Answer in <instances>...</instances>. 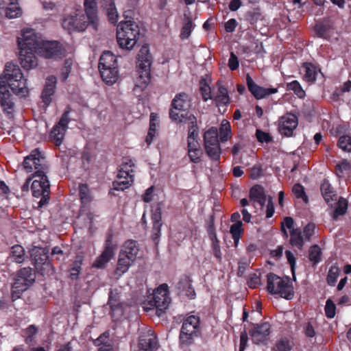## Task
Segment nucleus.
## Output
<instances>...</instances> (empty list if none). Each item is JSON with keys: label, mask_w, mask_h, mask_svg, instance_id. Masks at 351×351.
I'll list each match as a JSON object with an SVG mask.
<instances>
[{"label": "nucleus", "mask_w": 351, "mask_h": 351, "mask_svg": "<svg viewBox=\"0 0 351 351\" xmlns=\"http://www.w3.org/2000/svg\"><path fill=\"white\" fill-rule=\"evenodd\" d=\"M108 304L112 317L114 320L119 319L123 314V303L121 301V293L117 289L110 290Z\"/></svg>", "instance_id": "nucleus-18"}, {"label": "nucleus", "mask_w": 351, "mask_h": 351, "mask_svg": "<svg viewBox=\"0 0 351 351\" xmlns=\"http://www.w3.org/2000/svg\"><path fill=\"white\" fill-rule=\"evenodd\" d=\"M116 245L112 243V234H107L105 241V247L101 254L95 261L93 266L96 268H104L106 264L109 262L114 256Z\"/></svg>", "instance_id": "nucleus-17"}, {"label": "nucleus", "mask_w": 351, "mask_h": 351, "mask_svg": "<svg viewBox=\"0 0 351 351\" xmlns=\"http://www.w3.org/2000/svg\"><path fill=\"white\" fill-rule=\"evenodd\" d=\"M230 233L234 239V245L237 247L241 234V221H237L230 226Z\"/></svg>", "instance_id": "nucleus-55"}, {"label": "nucleus", "mask_w": 351, "mask_h": 351, "mask_svg": "<svg viewBox=\"0 0 351 351\" xmlns=\"http://www.w3.org/2000/svg\"><path fill=\"white\" fill-rule=\"evenodd\" d=\"M63 53L62 45L58 42L43 40L37 53L46 58H56L61 57Z\"/></svg>", "instance_id": "nucleus-20"}, {"label": "nucleus", "mask_w": 351, "mask_h": 351, "mask_svg": "<svg viewBox=\"0 0 351 351\" xmlns=\"http://www.w3.org/2000/svg\"><path fill=\"white\" fill-rule=\"evenodd\" d=\"M0 106L8 119L14 118L16 108L14 97L2 79H0Z\"/></svg>", "instance_id": "nucleus-14"}, {"label": "nucleus", "mask_w": 351, "mask_h": 351, "mask_svg": "<svg viewBox=\"0 0 351 351\" xmlns=\"http://www.w3.org/2000/svg\"><path fill=\"white\" fill-rule=\"evenodd\" d=\"M103 6L107 11L109 21L112 23H116L118 19V14L114 0H103Z\"/></svg>", "instance_id": "nucleus-38"}, {"label": "nucleus", "mask_w": 351, "mask_h": 351, "mask_svg": "<svg viewBox=\"0 0 351 351\" xmlns=\"http://www.w3.org/2000/svg\"><path fill=\"white\" fill-rule=\"evenodd\" d=\"M193 29V21L189 16L184 14V25L181 30L180 38L182 39L188 38Z\"/></svg>", "instance_id": "nucleus-50"}, {"label": "nucleus", "mask_w": 351, "mask_h": 351, "mask_svg": "<svg viewBox=\"0 0 351 351\" xmlns=\"http://www.w3.org/2000/svg\"><path fill=\"white\" fill-rule=\"evenodd\" d=\"M12 89L16 95L25 97L29 94V88L27 86V80L17 64L8 62L5 66L4 75L0 77Z\"/></svg>", "instance_id": "nucleus-1"}, {"label": "nucleus", "mask_w": 351, "mask_h": 351, "mask_svg": "<svg viewBox=\"0 0 351 351\" xmlns=\"http://www.w3.org/2000/svg\"><path fill=\"white\" fill-rule=\"evenodd\" d=\"M336 305L331 299H328L324 308L325 315L327 318L332 319L336 315Z\"/></svg>", "instance_id": "nucleus-61"}, {"label": "nucleus", "mask_w": 351, "mask_h": 351, "mask_svg": "<svg viewBox=\"0 0 351 351\" xmlns=\"http://www.w3.org/2000/svg\"><path fill=\"white\" fill-rule=\"evenodd\" d=\"M84 258L81 255H77L72 266L69 270V278L71 280H77L82 270V265Z\"/></svg>", "instance_id": "nucleus-42"}, {"label": "nucleus", "mask_w": 351, "mask_h": 351, "mask_svg": "<svg viewBox=\"0 0 351 351\" xmlns=\"http://www.w3.org/2000/svg\"><path fill=\"white\" fill-rule=\"evenodd\" d=\"M341 270L336 265H332L327 274L326 282L330 287H334L339 276Z\"/></svg>", "instance_id": "nucleus-46"}, {"label": "nucleus", "mask_w": 351, "mask_h": 351, "mask_svg": "<svg viewBox=\"0 0 351 351\" xmlns=\"http://www.w3.org/2000/svg\"><path fill=\"white\" fill-rule=\"evenodd\" d=\"M123 179V180H121V179H118V180L113 182V188L114 190L123 191L126 189H128L134 182V179L132 178Z\"/></svg>", "instance_id": "nucleus-58"}, {"label": "nucleus", "mask_w": 351, "mask_h": 351, "mask_svg": "<svg viewBox=\"0 0 351 351\" xmlns=\"http://www.w3.org/2000/svg\"><path fill=\"white\" fill-rule=\"evenodd\" d=\"M23 167L27 173L34 172L32 175L47 173L48 171L45 158L38 149L32 150L30 154L25 158Z\"/></svg>", "instance_id": "nucleus-9"}, {"label": "nucleus", "mask_w": 351, "mask_h": 351, "mask_svg": "<svg viewBox=\"0 0 351 351\" xmlns=\"http://www.w3.org/2000/svg\"><path fill=\"white\" fill-rule=\"evenodd\" d=\"M304 241L301 229L295 228L290 230L289 243L291 246L296 247L302 250L304 245Z\"/></svg>", "instance_id": "nucleus-35"}, {"label": "nucleus", "mask_w": 351, "mask_h": 351, "mask_svg": "<svg viewBox=\"0 0 351 351\" xmlns=\"http://www.w3.org/2000/svg\"><path fill=\"white\" fill-rule=\"evenodd\" d=\"M133 263L134 261L130 260V258L122 257V255L119 254L117 267L114 270V274L117 277L121 276L128 271L130 267Z\"/></svg>", "instance_id": "nucleus-36"}, {"label": "nucleus", "mask_w": 351, "mask_h": 351, "mask_svg": "<svg viewBox=\"0 0 351 351\" xmlns=\"http://www.w3.org/2000/svg\"><path fill=\"white\" fill-rule=\"evenodd\" d=\"M287 90H292L299 98L302 99L306 96V93L303 90L300 82L297 80H293L287 84Z\"/></svg>", "instance_id": "nucleus-49"}, {"label": "nucleus", "mask_w": 351, "mask_h": 351, "mask_svg": "<svg viewBox=\"0 0 351 351\" xmlns=\"http://www.w3.org/2000/svg\"><path fill=\"white\" fill-rule=\"evenodd\" d=\"M69 113L70 110L69 108L65 110L60 121L53 126L51 132L50 138L56 146L60 145L64 139L65 132L68 128V124L70 121Z\"/></svg>", "instance_id": "nucleus-16"}, {"label": "nucleus", "mask_w": 351, "mask_h": 351, "mask_svg": "<svg viewBox=\"0 0 351 351\" xmlns=\"http://www.w3.org/2000/svg\"><path fill=\"white\" fill-rule=\"evenodd\" d=\"M170 303L168 296V286L161 285L154 293L152 298L143 303V308L145 311L155 310L156 314L160 317Z\"/></svg>", "instance_id": "nucleus-5"}, {"label": "nucleus", "mask_w": 351, "mask_h": 351, "mask_svg": "<svg viewBox=\"0 0 351 351\" xmlns=\"http://www.w3.org/2000/svg\"><path fill=\"white\" fill-rule=\"evenodd\" d=\"M267 290L271 295H279L287 300H290L294 297L293 283L289 276L281 278L274 273H268L267 274Z\"/></svg>", "instance_id": "nucleus-3"}, {"label": "nucleus", "mask_w": 351, "mask_h": 351, "mask_svg": "<svg viewBox=\"0 0 351 351\" xmlns=\"http://www.w3.org/2000/svg\"><path fill=\"white\" fill-rule=\"evenodd\" d=\"M84 5L86 13L88 14L91 21L95 23L97 21L96 0H84Z\"/></svg>", "instance_id": "nucleus-39"}, {"label": "nucleus", "mask_w": 351, "mask_h": 351, "mask_svg": "<svg viewBox=\"0 0 351 351\" xmlns=\"http://www.w3.org/2000/svg\"><path fill=\"white\" fill-rule=\"evenodd\" d=\"M261 12L259 8H254L250 10L245 14V20L248 21L251 25H254L257 23L258 21L261 19Z\"/></svg>", "instance_id": "nucleus-57"}, {"label": "nucleus", "mask_w": 351, "mask_h": 351, "mask_svg": "<svg viewBox=\"0 0 351 351\" xmlns=\"http://www.w3.org/2000/svg\"><path fill=\"white\" fill-rule=\"evenodd\" d=\"M208 232H209L210 239L213 243V254H214L215 256L218 260L220 261L221 258V252L220 247H219V241L217 238V235L215 232V230L212 227H210L209 230H208Z\"/></svg>", "instance_id": "nucleus-45"}, {"label": "nucleus", "mask_w": 351, "mask_h": 351, "mask_svg": "<svg viewBox=\"0 0 351 351\" xmlns=\"http://www.w3.org/2000/svg\"><path fill=\"white\" fill-rule=\"evenodd\" d=\"M314 29L318 37L326 39L330 36L332 25L329 21H323L317 23Z\"/></svg>", "instance_id": "nucleus-37"}, {"label": "nucleus", "mask_w": 351, "mask_h": 351, "mask_svg": "<svg viewBox=\"0 0 351 351\" xmlns=\"http://www.w3.org/2000/svg\"><path fill=\"white\" fill-rule=\"evenodd\" d=\"M351 171V163L346 159L339 162L335 166V173L339 178H343L345 174Z\"/></svg>", "instance_id": "nucleus-47"}, {"label": "nucleus", "mask_w": 351, "mask_h": 351, "mask_svg": "<svg viewBox=\"0 0 351 351\" xmlns=\"http://www.w3.org/2000/svg\"><path fill=\"white\" fill-rule=\"evenodd\" d=\"M304 69V80L308 82H314L316 80V67L311 62H304L302 65Z\"/></svg>", "instance_id": "nucleus-41"}, {"label": "nucleus", "mask_w": 351, "mask_h": 351, "mask_svg": "<svg viewBox=\"0 0 351 351\" xmlns=\"http://www.w3.org/2000/svg\"><path fill=\"white\" fill-rule=\"evenodd\" d=\"M35 278L34 270L28 267L22 268L18 271L15 280L29 287L34 282Z\"/></svg>", "instance_id": "nucleus-28"}, {"label": "nucleus", "mask_w": 351, "mask_h": 351, "mask_svg": "<svg viewBox=\"0 0 351 351\" xmlns=\"http://www.w3.org/2000/svg\"><path fill=\"white\" fill-rule=\"evenodd\" d=\"M298 125V118L293 114H287L279 120L278 130L281 134L291 136Z\"/></svg>", "instance_id": "nucleus-21"}, {"label": "nucleus", "mask_w": 351, "mask_h": 351, "mask_svg": "<svg viewBox=\"0 0 351 351\" xmlns=\"http://www.w3.org/2000/svg\"><path fill=\"white\" fill-rule=\"evenodd\" d=\"M134 163L131 159L128 158H123V162L120 165V169L119 171V173L117 175V178L119 180L122 178L134 179Z\"/></svg>", "instance_id": "nucleus-27"}, {"label": "nucleus", "mask_w": 351, "mask_h": 351, "mask_svg": "<svg viewBox=\"0 0 351 351\" xmlns=\"http://www.w3.org/2000/svg\"><path fill=\"white\" fill-rule=\"evenodd\" d=\"M199 335V319L195 315L186 318L182 324L180 334V343L189 346L193 343L195 337Z\"/></svg>", "instance_id": "nucleus-11"}, {"label": "nucleus", "mask_w": 351, "mask_h": 351, "mask_svg": "<svg viewBox=\"0 0 351 351\" xmlns=\"http://www.w3.org/2000/svg\"><path fill=\"white\" fill-rule=\"evenodd\" d=\"M79 195L80 200L83 204H88L92 200L90 190L88 185L86 184H80Z\"/></svg>", "instance_id": "nucleus-52"}, {"label": "nucleus", "mask_w": 351, "mask_h": 351, "mask_svg": "<svg viewBox=\"0 0 351 351\" xmlns=\"http://www.w3.org/2000/svg\"><path fill=\"white\" fill-rule=\"evenodd\" d=\"M10 258L12 261L21 263L25 260V250L21 245H15L11 248Z\"/></svg>", "instance_id": "nucleus-43"}, {"label": "nucleus", "mask_w": 351, "mask_h": 351, "mask_svg": "<svg viewBox=\"0 0 351 351\" xmlns=\"http://www.w3.org/2000/svg\"><path fill=\"white\" fill-rule=\"evenodd\" d=\"M158 348V341L152 330H148L141 335L138 343L139 351H156Z\"/></svg>", "instance_id": "nucleus-22"}, {"label": "nucleus", "mask_w": 351, "mask_h": 351, "mask_svg": "<svg viewBox=\"0 0 351 351\" xmlns=\"http://www.w3.org/2000/svg\"><path fill=\"white\" fill-rule=\"evenodd\" d=\"M1 8L4 10L8 19L18 18L22 16L23 11L19 5L18 0H1Z\"/></svg>", "instance_id": "nucleus-25"}, {"label": "nucleus", "mask_w": 351, "mask_h": 351, "mask_svg": "<svg viewBox=\"0 0 351 351\" xmlns=\"http://www.w3.org/2000/svg\"><path fill=\"white\" fill-rule=\"evenodd\" d=\"M292 192L298 199H302L304 202H308V196L306 195L304 186L299 184H295L292 188Z\"/></svg>", "instance_id": "nucleus-60"}, {"label": "nucleus", "mask_w": 351, "mask_h": 351, "mask_svg": "<svg viewBox=\"0 0 351 351\" xmlns=\"http://www.w3.org/2000/svg\"><path fill=\"white\" fill-rule=\"evenodd\" d=\"M118 67L117 58L110 51H104L100 57L99 69Z\"/></svg>", "instance_id": "nucleus-34"}, {"label": "nucleus", "mask_w": 351, "mask_h": 351, "mask_svg": "<svg viewBox=\"0 0 351 351\" xmlns=\"http://www.w3.org/2000/svg\"><path fill=\"white\" fill-rule=\"evenodd\" d=\"M101 77L107 84H113L119 79L118 67L99 69Z\"/></svg>", "instance_id": "nucleus-33"}, {"label": "nucleus", "mask_w": 351, "mask_h": 351, "mask_svg": "<svg viewBox=\"0 0 351 351\" xmlns=\"http://www.w3.org/2000/svg\"><path fill=\"white\" fill-rule=\"evenodd\" d=\"M150 80L149 72H140L139 76L136 80V84L134 87L135 93L142 91L146 88Z\"/></svg>", "instance_id": "nucleus-40"}, {"label": "nucleus", "mask_w": 351, "mask_h": 351, "mask_svg": "<svg viewBox=\"0 0 351 351\" xmlns=\"http://www.w3.org/2000/svg\"><path fill=\"white\" fill-rule=\"evenodd\" d=\"M46 174L32 175V179H34L31 186L32 195L36 197H41L38 202L40 207L47 204L49 199L50 185Z\"/></svg>", "instance_id": "nucleus-12"}, {"label": "nucleus", "mask_w": 351, "mask_h": 351, "mask_svg": "<svg viewBox=\"0 0 351 351\" xmlns=\"http://www.w3.org/2000/svg\"><path fill=\"white\" fill-rule=\"evenodd\" d=\"M337 145L342 150L351 152V136L348 135L340 136L338 140Z\"/></svg>", "instance_id": "nucleus-59"}, {"label": "nucleus", "mask_w": 351, "mask_h": 351, "mask_svg": "<svg viewBox=\"0 0 351 351\" xmlns=\"http://www.w3.org/2000/svg\"><path fill=\"white\" fill-rule=\"evenodd\" d=\"M49 250L46 247L34 246L29 250L30 258L36 271L43 276L51 275L53 267L49 259Z\"/></svg>", "instance_id": "nucleus-7"}, {"label": "nucleus", "mask_w": 351, "mask_h": 351, "mask_svg": "<svg viewBox=\"0 0 351 351\" xmlns=\"http://www.w3.org/2000/svg\"><path fill=\"white\" fill-rule=\"evenodd\" d=\"M19 59L22 67L26 70L35 68L38 65V60L34 50L19 49Z\"/></svg>", "instance_id": "nucleus-24"}, {"label": "nucleus", "mask_w": 351, "mask_h": 351, "mask_svg": "<svg viewBox=\"0 0 351 351\" xmlns=\"http://www.w3.org/2000/svg\"><path fill=\"white\" fill-rule=\"evenodd\" d=\"M250 198L254 202L258 203L263 208L267 200V197L262 186L256 184L250 190Z\"/></svg>", "instance_id": "nucleus-30"}, {"label": "nucleus", "mask_w": 351, "mask_h": 351, "mask_svg": "<svg viewBox=\"0 0 351 351\" xmlns=\"http://www.w3.org/2000/svg\"><path fill=\"white\" fill-rule=\"evenodd\" d=\"M348 209V201L341 197L337 203V206L332 213V218L337 219L339 216L343 215Z\"/></svg>", "instance_id": "nucleus-53"}, {"label": "nucleus", "mask_w": 351, "mask_h": 351, "mask_svg": "<svg viewBox=\"0 0 351 351\" xmlns=\"http://www.w3.org/2000/svg\"><path fill=\"white\" fill-rule=\"evenodd\" d=\"M292 346L287 338H282L278 341L274 348V351H290Z\"/></svg>", "instance_id": "nucleus-62"}, {"label": "nucleus", "mask_w": 351, "mask_h": 351, "mask_svg": "<svg viewBox=\"0 0 351 351\" xmlns=\"http://www.w3.org/2000/svg\"><path fill=\"white\" fill-rule=\"evenodd\" d=\"M217 106L226 105L229 103L230 99L226 88L223 85L222 82L218 81L213 87L211 99Z\"/></svg>", "instance_id": "nucleus-23"}, {"label": "nucleus", "mask_w": 351, "mask_h": 351, "mask_svg": "<svg viewBox=\"0 0 351 351\" xmlns=\"http://www.w3.org/2000/svg\"><path fill=\"white\" fill-rule=\"evenodd\" d=\"M93 343L99 348H106L114 345V341L110 338L108 332L101 334L97 339H95Z\"/></svg>", "instance_id": "nucleus-44"}, {"label": "nucleus", "mask_w": 351, "mask_h": 351, "mask_svg": "<svg viewBox=\"0 0 351 351\" xmlns=\"http://www.w3.org/2000/svg\"><path fill=\"white\" fill-rule=\"evenodd\" d=\"M322 195L328 204L337 200V195L333 187L327 179H324L320 186Z\"/></svg>", "instance_id": "nucleus-29"}, {"label": "nucleus", "mask_w": 351, "mask_h": 351, "mask_svg": "<svg viewBox=\"0 0 351 351\" xmlns=\"http://www.w3.org/2000/svg\"><path fill=\"white\" fill-rule=\"evenodd\" d=\"M171 108L169 110L170 118L178 122H182L184 119L189 122L188 110L191 107V101L187 94L184 93L177 94L171 101Z\"/></svg>", "instance_id": "nucleus-8"}, {"label": "nucleus", "mask_w": 351, "mask_h": 351, "mask_svg": "<svg viewBox=\"0 0 351 351\" xmlns=\"http://www.w3.org/2000/svg\"><path fill=\"white\" fill-rule=\"evenodd\" d=\"M246 84L248 90L256 99L265 98L270 95L277 93L278 91V88H264L258 85L248 73L246 75Z\"/></svg>", "instance_id": "nucleus-19"}, {"label": "nucleus", "mask_w": 351, "mask_h": 351, "mask_svg": "<svg viewBox=\"0 0 351 351\" xmlns=\"http://www.w3.org/2000/svg\"><path fill=\"white\" fill-rule=\"evenodd\" d=\"M190 125L188 129L187 149L188 155L191 162L198 163L200 162L202 151L198 142L199 131L197 125V119L194 115L189 117Z\"/></svg>", "instance_id": "nucleus-6"}, {"label": "nucleus", "mask_w": 351, "mask_h": 351, "mask_svg": "<svg viewBox=\"0 0 351 351\" xmlns=\"http://www.w3.org/2000/svg\"><path fill=\"white\" fill-rule=\"evenodd\" d=\"M153 223L152 227V239L156 241L160 237V228L162 226V215L160 208H156L152 215Z\"/></svg>", "instance_id": "nucleus-32"}, {"label": "nucleus", "mask_w": 351, "mask_h": 351, "mask_svg": "<svg viewBox=\"0 0 351 351\" xmlns=\"http://www.w3.org/2000/svg\"><path fill=\"white\" fill-rule=\"evenodd\" d=\"M178 288L182 291H184V289L186 288L185 294L191 299L194 298L195 293L191 287V280L189 278V277L186 276L179 282Z\"/></svg>", "instance_id": "nucleus-51"}, {"label": "nucleus", "mask_w": 351, "mask_h": 351, "mask_svg": "<svg viewBox=\"0 0 351 351\" xmlns=\"http://www.w3.org/2000/svg\"><path fill=\"white\" fill-rule=\"evenodd\" d=\"M204 145L206 154L213 160L220 157L221 147L219 141V133L216 128H211L204 134Z\"/></svg>", "instance_id": "nucleus-13"}, {"label": "nucleus", "mask_w": 351, "mask_h": 351, "mask_svg": "<svg viewBox=\"0 0 351 351\" xmlns=\"http://www.w3.org/2000/svg\"><path fill=\"white\" fill-rule=\"evenodd\" d=\"M247 173L252 180H256L263 175V167L261 164H256L252 168L247 169Z\"/></svg>", "instance_id": "nucleus-63"}, {"label": "nucleus", "mask_w": 351, "mask_h": 351, "mask_svg": "<svg viewBox=\"0 0 351 351\" xmlns=\"http://www.w3.org/2000/svg\"><path fill=\"white\" fill-rule=\"evenodd\" d=\"M250 317L248 313L246 311L245 308H243V323H250L248 326L245 325L244 330L243 331V351L245 349V346L248 339L249 335L252 341L256 344L265 342L271 332V325L268 322H264L261 324H253L251 321L248 320Z\"/></svg>", "instance_id": "nucleus-2"}, {"label": "nucleus", "mask_w": 351, "mask_h": 351, "mask_svg": "<svg viewBox=\"0 0 351 351\" xmlns=\"http://www.w3.org/2000/svg\"><path fill=\"white\" fill-rule=\"evenodd\" d=\"M93 23L86 12L82 10H76L73 14L66 16L62 21V27L69 32H82L85 30L89 24L93 26Z\"/></svg>", "instance_id": "nucleus-10"}, {"label": "nucleus", "mask_w": 351, "mask_h": 351, "mask_svg": "<svg viewBox=\"0 0 351 351\" xmlns=\"http://www.w3.org/2000/svg\"><path fill=\"white\" fill-rule=\"evenodd\" d=\"M138 252L137 243L134 241H127L125 242L119 254L122 257L130 258V260L134 261Z\"/></svg>", "instance_id": "nucleus-31"}, {"label": "nucleus", "mask_w": 351, "mask_h": 351, "mask_svg": "<svg viewBox=\"0 0 351 351\" xmlns=\"http://www.w3.org/2000/svg\"><path fill=\"white\" fill-rule=\"evenodd\" d=\"M230 125L226 120H223L219 129V138L221 142L226 141L230 137Z\"/></svg>", "instance_id": "nucleus-56"}, {"label": "nucleus", "mask_w": 351, "mask_h": 351, "mask_svg": "<svg viewBox=\"0 0 351 351\" xmlns=\"http://www.w3.org/2000/svg\"><path fill=\"white\" fill-rule=\"evenodd\" d=\"M56 84V77L55 76H49L47 77L41 95L42 100L46 106H49L52 100L51 97L55 92Z\"/></svg>", "instance_id": "nucleus-26"}, {"label": "nucleus", "mask_w": 351, "mask_h": 351, "mask_svg": "<svg viewBox=\"0 0 351 351\" xmlns=\"http://www.w3.org/2000/svg\"><path fill=\"white\" fill-rule=\"evenodd\" d=\"M43 40L39 37L33 29H24L22 31L21 36L17 38L19 49H25L38 51Z\"/></svg>", "instance_id": "nucleus-15"}, {"label": "nucleus", "mask_w": 351, "mask_h": 351, "mask_svg": "<svg viewBox=\"0 0 351 351\" xmlns=\"http://www.w3.org/2000/svg\"><path fill=\"white\" fill-rule=\"evenodd\" d=\"M29 287L22 282L14 281L12 287V299L16 300L22 295L23 292L27 289Z\"/></svg>", "instance_id": "nucleus-48"}, {"label": "nucleus", "mask_w": 351, "mask_h": 351, "mask_svg": "<svg viewBox=\"0 0 351 351\" xmlns=\"http://www.w3.org/2000/svg\"><path fill=\"white\" fill-rule=\"evenodd\" d=\"M315 226L313 223H308L306 224L302 232V235L304 239L306 241H310L311 237L315 234Z\"/></svg>", "instance_id": "nucleus-64"}, {"label": "nucleus", "mask_w": 351, "mask_h": 351, "mask_svg": "<svg viewBox=\"0 0 351 351\" xmlns=\"http://www.w3.org/2000/svg\"><path fill=\"white\" fill-rule=\"evenodd\" d=\"M140 34L138 25L132 21L121 22L117 29V43L121 48L132 49Z\"/></svg>", "instance_id": "nucleus-4"}, {"label": "nucleus", "mask_w": 351, "mask_h": 351, "mask_svg": "<svg viewBox=\"0 0 351 351\" xmlns=\"http://www.w3.org/2000/svg\"><path fill=\"white\" fill-rule=\"evenodd\" d=\"M322 251L318 245H313L309 249L308 258L316 265L321 261Z\"/></svg>", "instance_id": "nucleus-54"}]
</instances>
